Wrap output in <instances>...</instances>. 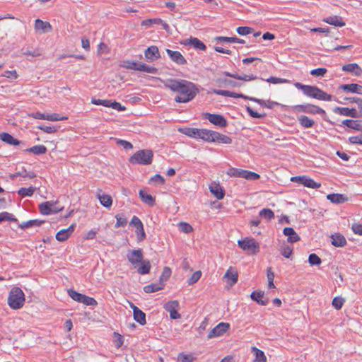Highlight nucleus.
I'll return each instance as SVG.
<instances>
[{"label": "nucleus", "mask_w": 362, "mask_h": 362, "mask_svg": "<svg viewBox=\"0 0 362 362\" xmlns=\"http://www.w3.org/2000/svg\"><path fill=\"white\" fill-rule=\"evenodd\" d=\"M165 52H167L170 59L177 64L184 65L187 63V60L180 52L173 51L170 49H166Z\"/></svg>", "instance_id": "nucleus-18"}, {"label": "nucleus", "mask_w": 362, "mask_h": 362, "mask_svg": "<svg viewBox=\"0 0 362 362\" xmlns=\"http://www.w3.org/2000/svg\"><path fill=\"white\" fill-rule=\"evenodd\" d=\"M339 88L346 92L362 95V86L357 83L343 84Z\"/></svg>", "instance_id": "nucleus-29"}, {"label": "nucleus", "mask_w": 362, "mask_h": 362, "mask_svg": "<svg viewBox=\"0 0 362 362\" xmlns=\"http://www.w3.org/2000/svg\"><path fill=\"white\" fill-rule=\"evenodd\" d=\"M197 139H200L206 142L212 143L214 131L207 129H199Z\"/></svg>", "instance_id": "nucleus-28"}, {"label": "nucleus", "mask_w": 362, "mask_h": 362, "mask_svg": "<svg viewBox=\"0 0 362 362\" xmlns=\"http://www.w3.org/2000/svg\"><path fill=\"white\" fill-rule=\"evenodd\" d=\"M230 325L227 322H220L215 326L208 334V338H214L223 335L229 329Z\"/></svg>", "instance_id": "nucleus-13"}, {"label": "nucleus", "mask_w": 362, "mask_h": 362, "mask_svg": "<svg viewBox=\"0 0 362 362\" xmlns=\"http://www.w3.org/2000/svg\"><path fill=\"white\" fill-rule=\"evenodd\" d=\"M259 216L266 220H272L274 218V213L270 209H263L259 211Z\"/></svg>", "instance_id": "nucleus-50"}, {"label": "nucleus", "mask_w": 362, "mask_h": 362, "mask_svg": "<svg viewBox=\"0 0 362 362\" xmlns=\"http://www.w3.org/2000/svg\"><path fill=\"white\" fill-rule=\"evenodd\" d=\"M294 86L298 89L301 90L303 94L309 98L323 101H330L332 99V95L327 94L317 86L304 85L300 82L295 83Z\"/></svg>", "instance_id": "nucleus-2"}, {"label": "nucleus", "mask_w": 362, "mask_h": 362, "mask_svg": "<svg viewBox=\"0 0 362 362\" xmlns=\"http://www.w3.org/2000/svg\"><path fill=\"white\" fill-rule=\"evenodd\" d=\"M144 56L146 59L150 62L155 61L160 57L158 48L156 45L148 47L144 51Z\"/></svg>", "instance_id": "nucleus-21"}, {"label": "nucleus", "mask_w": 362, "mask_h": 362, "mask_svg": "<svg viewBox=\"0 0 362 362\" xmlns=\"http://www.w3.org/2000/svg\"><path fill=\"white\" fill-rule=\"evenodd\" d=\"M17 177H29L34 178L36 177V175L33 172H28L26 170L23 169L21 171H18L14 174L10 175V178L14 180Z\"/></svg>", "instance_id": "nucleus-43"}, {"label": "nucleus", "mask_w": 362, "mask_h": 362, "mask_svg": "<svg viewBox=\"0 0 362 362\" xmlns=\"http://www.w3.org/2000/svg\"><path fill=\"white\" fill-rule=\"evenodd\" d=\"M96 197L102 206L106 209L111 208L112 199L110 195L104 193L101 189H98L96 192Z\"/></svg>", "instance_id": "nucleus-15"}, {"label": "nucleus", "mask_w": 362, "mask_h": 362, "mask_svg": "<svg viewBox=\"0 0 362 362\" xmlns=\"http://www.w3.org/2000/svg\"><path fill=\"white\" fill-rule=\"evenodd\" d=\"M139 197L142 202L148 206H153L155 204L154 197L142 189L139 191Z\"/></svg>", "instance_id": "nucleus-40"}, {"label": "nucleus", "mask_w": 362, "mask_h": 362, "mask_svg": "<svg viewBox=\"0 0 362 362\" xmlns=\"http://www.w3.org/2000/svg\"><path fill=\"white\" fill-rule=\"evenodd\" d=\"M251 351L255 356L253 362H267V356L263 351L256 346H252Z\"/></svg>", "instance_id": "nucleus-36"}, {"label": "nucleus", "mask_w": 362, "mask_h": 362, "mask_svg": "<svg viewBox=\"0 0 362 362\" xmlns=\"http://www.w3.org/2000/svg\"><path fill=\"white\" fill-rule=\"evenodd\" d=\"M223 74L224 76H226L234 78L235 79L245 81H250L255 80L257 78V76L253 75V74H251V75H246V74L238 75L237 74H231V73H229L228 71L223 72Z\"/></svg>", "instance_id": "nucleus-32"}, {"label": "nucleus", "mask_w": 362, "mask_h": 362, "mask_svg": "<svg viewBox=\"0 0 362 362\" xmlns=\"http://www.w3.org/2000/svg\"><path fill=\"white\" fill-rule=\"evenodd\" d=\"M25 301V294L19 287H13L8 296V304L13 310L21 308Z\"/></svg>", "instance_id": "nucleus-3"}, {"label": "nucleus", "mask_w": 362, "mask_h": 362, "mask_svg": "<svg viewBox=\"0 0 362 362\" xmlns=\"http://www.w3.org/2000/svg\"><path fill=\"white\" fill-rule=\"evenodd\" d=\"M67 119H68V117H66V116L60 117L57 113L47 114V115L45 114V119L48 120V121L55 122V121H60V120H66Z\"/></svg>", "instance_id": "nucleus-51"}, {"label": "nucleus", "mask_w": 362, "mask_h": 362, "mask_svg": "<svg viewBox=\"0 0 362 362\" xmlns=\"http://www.w3.org/2000/svg\"><path fill=\"white\" fill-rule=\"evenodd\" d=\"M106 107H112V109L117 110L118 111H124L127 109L125 106L122 105L119 103L110 100H107V105Z\"/></svg>", "instance_id": "nucleus-53"}, {"label": "nucleus", "mask_w": 362, "mask_h": 362, "mask_svg": "<svg viewBox=\"0 0 362 362\" xmlns=\"http://www.w3.org/2000/svg\"><path fill=\"white\" fill-rule=\"evenodd\" d=\"M128 261L132 265H136L141 262L143 259V252L141 249L131 250L127 255Z\"/></svg>", "instance_id": "nucleus-20"}, {"label": "nucleus", "mask_w": 362, "mask_h": 362, "mask_svg": "<svg viewBox=\"0 0 362 362\" xmlns=\"http://www.w3.org/2000/svg\"><path fill=\"white\" fill-rule=\"evenodd\" d=\"M213 139L212 143H217L219 144H230L232 143V139L230 137L215 131L214 132Z\"/></svg>", "instance_id": "nucleus-25"}, {"label": "nucleus", "mask_w": 362, "mask_h": 362, "mask_svg": "<svg viewBox=\"0 0 362 362\" xmlns=\"http://www.w3.org/2000/svg\"><path fill=\"white\" fill-rule=\"evenodd\" d=\"M299 124L305 128H310L315 124V121L307 116L298 117Z\"/></svg>", "instance_id": "nucleus-45"}, {"label": "nucleus", "mask_w": 362, "mask_h": 362, "mask_svg": "<svg viewBox=\"0 0 362 362\" xmlns=\"http://www.w3.org/2000/svg\"><path fill=\"white\" fill-rule=\"evenodd\" d=\"M35 189V187L33 186L29 187H21L18 190V194L22 197H31L34 194Z\"/></svg>", "instance_id": "nucleus-46"}, {"label": "nucleus", "mask_w": 362, "mask_h": 362, "mask_svg": "<svg viewBox=\"0 0 362 362\" xmlns=\"http://www.w3.org/2000/svg\"><path fill=\"white\" fill-rule=\"evenodd\" d=\"M44 222H45V221L38 220V219L29 220L28 221H25V222H23V223L18 224V228L22 230H25L28 228L39 227L42 223H44Z\"/></svg>", "instance_id": "nucleus-31"}, {"label": "nucleus", "mask_w": 362, "mask_h": 362, "mask_svg": "<svg viewBox=\"0 0 362 362\" xmlns=\"http://www.w3.org/2000/svg\"><path fill=\"white\" fill-rule=\"evenodd\" d=\"M160 81L165 88L176 94L174 99L176 103H188L192 100L199 93L196 85L187 80L168 78Z\"/></svg>", "instance_id": "nucleus-1"}, {"label": "nucleus", "mask_w": 362, "mask_h": 362, "mask_svg": "<svg viewBox=\"0 0 362 362\" xmlns=\"http://www.w3.org/2000/svg\"><path fill=\"white\" fill-rule=\"evenodd\" d=\"M69 296L75 301L81 303L83 295L80 293L73 289H70L68 291Z\"/></svg>", "instance_id": "nucleus-56"}, {"label": "nucleus", "mask_w": 362, "mask_h": 362, "mask_svg": "<svg viewBox=\"0 0 362 362\" xmlns=\"http://www.w3.org/2000/svg\"><path fill=\"white\" fill-rule=\"evenodd\" d=\"M178 226L180 230L185 233H189L193 230L192 226L186 222H180Z\"/></svg>", "instance_id": "nucleus-58"}, {"label": "nucleus", "mask_w": 362, "mask_h": 362, "mask_svg": "<svg viewBox=\"0 0 362 362\" xmlns=\"http://www.w3.org/2000/svg\"><path fill=\"white\" fill-rule=\"evenodd\" d=\"M76 224L72 223L66 229H62L56 234V239L59 242L66 241L69 238L75 230Z\"/></svg>", "instance_id": "nucleus-17"}, {"label": "nucleus", "mask_w": 362, "mask_h": 362, "mask_svg": "<svg viewBox=\"0 0 362 362\" xmlns=\"http://www.w3.org/2000/svg\"><path fill=\"white\" fill-rule=\"evenodd\" d=\"M198 128H193V127H183V128H179L178 131L193 139H197V134H198Z\"/></svg>", "instance_id": "nucleus-38"}, {"label": "nucleus", "mask_w": 362, "mask_h": 362, "mask_svg": "<svg viewBox=\"0 0 362 362\" xmlns=\"http://www.w3.org/2000/svg\"><path fill=\"white\" fill-rule=\"evenodd\" d=\"M334 112L339 114L340 115L351 117H357L358 113L356 109L351 108L349 109L348 107H337L334 109Z\"/></svg>", "instance_id": "nucleus-26"}, {"label": "nucleus", "mask_w": 362, "mask_h": 362, "mask_svg": "<svg viewBox=\"0 0 362 362\" xmlns=\"http://www.w3.org/2000/svg\"><path fill=\"white\" fill-rule=\"evenodd\" d=\"M293 247L288 245H284L281 249V255L286 258H290L293 254Z\"/></svg>", "instance_id": "nucleus-54"}, {"label": "nucleus", "mask_w": 362, "mask_h": 362, "mask_svg": "<svg viewBox=\"0 0 362 362\" xmlns=\"http://www.w3.org/2000/svg\"><path fill=\"white\" fill-rule=\"evenodd\" d=\"M203 117L207 119L211 123L220 127H225L227 125L226 119L221 115L204 113Z\"/></svg>", "instance_id": "nucleus-12"}, {"label": "nucleus", "mask_w": 362, "mask_h": 362, "mask_svg": "<svg viewBox=\"0 0 362 362\" xmlns=\"http://www.w3.org/2000/svg\"><path fill=\"white\" fill-rule=\"evenodd\" d=\"M327 199L334 204H341L348 200V198L341 194H329L327 196Z\"/></svg>", "instance_id": "nucleus-37"}, {"label": "nucleus", "mask_w": 362, "mask_h": 362, "mask_svg": "<svg viewBox=\"0 0 362 362\" xmlns=\"http://www.w3.org/2000/svg\"><path fill=\"white\" fill-rule=\"evenodd\" d=\"M243 169L230 168L226 171V175L229 177H242Z\"/></svg>", "instance_id": "nucleus-49"}, {"label": "nucleus", "mask_w": 362, "mask_h": 362, "mask_svg": "<svg viewBox=\"0 0 362 362\" xmlns=\"http://www.w3.org/2000/svg\"><path fill=\"white\" fill-rule=\"evenodd\" d=\"M120 66L127 69L134 71H145L151 74L158 72V69L156 67L148 66L144 63L139 64L133 60H124L121 62Z\"/></svg>", "instance_id": "nucleus-6"}, {"label": "nucleus", "mask_w": 362, "mask_h": 362, "mask_svg": "<svg viewBox=\"0 0 362 362\" xmlns=\"http://www.w3.org/2000/svg\"><path fill=\"white\" fill-rule=\"evenodd\" d=\"M113 336H114V344H115V347L117 349L120 348L124 343L123 337L117 332H114Z\"/></svg>", "instance_id": "nucleus-57"}, {"label": "nucleus", "mask_w": 362, "mask_h": 362, "mask_svg": "<svg viewBox=\"0 0 362 362\" xmlns=\"http://www.w3.org/2000/svg\"><path fill=\"white\" fill-rule=\"evenodd\" d=\"M0 139L8 144L13 146H18L21 143L19 140L14 138L10 134L6 132L0 134Z\"/></svg>", "instance_id": "nucleus-35"}, {"label": "nucleus", "mask_w": 362, "mask_h": 362, "mask_svg": "<svg viewBox=\"0 0 362 362\" xmlns=\"http://www.w3.org/2000/svg\"><path fill=\"white\" fill-rule=\"evenodd\" d=\"M283 233L285 235L288 236L287 241L288 243H296L300 240V236L296 233L294 229L291 227L284 228Z\"/></svg>", "instance_id": "nucleus-27"}, {"label": "nucleus", "mask_w": 362, "mask_h": 362, "mask_svg": "<svg viewBox=\"0 0 362 362\" xmlns=\"http://www.w3.org/2000/svg\"><path fill=\"white\" fill-rule=\"evenodd\" d=\"M290 110L296 112H305L313 115L324 114L325 112V111L321 107L312 104L297 105L293 107H290Z\"/></svg>", "instance_id": "nucleus-8"}, {"label": "nucleus", "mask_w": 362, "mask_h": 362, "mask_svg": "<svg viewBox=\"0 0 362 362\" xmlns=\"http://www.w3.org/2000/svg\"><path fill=\"white\" fill-rule=\"evenodd\" d=\"M58 204L57 200L44 202L39 205L40 213L44 216L59 213L63 210L64 207L57 206Z\"/></svg>", "instance_id": "nucleus-7"}, {"label": "nucleus", "mask_w": 362, "mask_h": 362, "mask_svg": "<svg viewBox=\"0 0 362 362\" xmlns=\"http://www.w3.org/2000/svg\"><path fill=\"white\" fill-rule=\"evenodd\" d=\"M164 288V283L159 281L158 283L156 284H151L148 285H146L144 287V291L146 293H153L158 291H160Z\"/></svg>", "instance_id": "nucleus-39"}, {"label": "nucleus", "mask_w": 362, "mask_h": 362, "mask_svg": "<svg viewBox=\"0 0 362 362\" xmlns=\"http://www.w3.org/2000/svg\"><path fill=\"white\" fill-rule=\"evenodd\" d=\"M163 308L169 313L171 319L177 320L181 317L180 314L177 312V309L179 308V302L177 300L168 301L164 305Z\"/></svg>", "instance_id": "nucleus-11"}, {"label": "nucleus", "mask_w": 362, "mask_h": 362, "mask_svg": "<svg viewBox=\"0 0 362 362\" xmlns=\"http://www.w3.org/2000/svg\"><path fill=\"white\" fill-rule=\"evenodd\" d=\"M332 244L335 247H344L347 242L344 236L340 233H335L331 235Z\"/></svg>", "instance_id": "nucleus-33"}, {"label": "nucleus", "mask_w": 362, "mask_h": 362, "mask_svg": "<svg viewBox=\"0 0 362 362\" xmlns=\"http://www.w3.org/2000/svg\"><path fill=\"white\" fill-rule=\"evenodd\" d=\"M250 298L262 305H266L268 303L267 299H264V293L263 291H253L250 294Z\"/></svg>", "instance_id": "nucleus-34"}, {"label": "nucleus", "mask_w": 362, "mask_h": 362, "mask_svg": "<svg viewBox=\"0 0 362 362\" xmlns=\"http://www.w3.org/2000/svg\"><path fill=\"white\" fill-rule=\"evenodd\" d=\"M349 128H351L354 130L362 132V125L360 121L351 119V121L349 122Z\"/></svg>", "instance_id": "nucleus-64"}, {"label": "nucleus", "mask_w": 362, "mask_h": 362, "mask_svg": "<svg viewBox=\"0 0 362 362\" xmlns=\"http://www.w3.org/2000/svg\"><path fill=\"white\" fill-rule=\"evenodd\" d=\"M5 221L16 222L18 220L12 214H10L7 211L1 212L0 223Z\"/></svg>", "instance_id": "nucleus-52"}, {"label": "nucleus", "mask_w": 362, "mask_h": 362, "mask_svg": "<svg viewBox=\"0 0 362 362\" xmlns=\"http://www.w3.org/2000/svg\"><path fill=\"white\" fill-rule=\"evenodd\" d=\"M141 265L137 269L138 272L142 275L148 274L150 272L151 267L150 261L149 260L141 261Z\"/></svg>", "instance_id": "nucleus-47"}, {"label": "nucleus", "mask_w": 362, "mask_h": 362, "mask_svg": "<svg viewBox=\"0 0 362 362\" xmlns=\"http://www.w3.org/2000/svg\"><path fill=\"white\" fill-rule=\"evenodd\" d=\"M130 225L135 227V233L138 242L143 241L146 235L144 231V225L140 218L134 216L130 221Z\"/></svg>", "instance_id": "nucleus-10"}, {"label": "nucleus", "mask_w": 362, "mask_h": 362, "mask_svg": "<svg viewBox=\"0 0 362 362\" xmlns=\"http://www.w3.org/2000/svg\"><path fill=\"white\" fill-rule=\"evenodd\" d=\"M180 44L182 45H185V46L190 45V46L193 47L194 49H197V50L205 51L206 49L205 44L202 41H201L199 39H198L197 37H190L188 39H185V40H182L180 42Z\"/></svg>", "instance_id": "nucleus-14"}, {"label": "nucleus", "mask_w": 362, "mask_h": 362, "mask_svg": "<svg viewBox=\"0 0 362 362\" xmlns=\"http://www.w3.org/2000/svg\"><path fill=\"white\" fill-rule=\"evenodd\" d=\"M171 269L168 267H165L160 276V281L163 282L167 281L171 276Z\"/></svg>", "instance_id": "nucleus-59"}, {"label": "nucleus", "mask_w": 362, "mask_h": 362, "mask_svg": "<svg viewBox=\"0 0 362 362\" xmlns=\"http://www.w3.org/2000/svg\"><path fill=\"white\" fill-rule=\"evenodd\" d=\"M291 181L301 184L304 187L310 189H317L322 185L320 182H315L313 179L306 175L291 177Z\"/></svg>", "instance_id": "nucleus-9"}, {"label": "nucleus", "mask_w": 362, "mask_h": 362, "mask_svg": "<svg viewBox=\"0 0 362 362\" xmlns=\"http://www.w3.org/2000/svg\"><path fill=\"white\" fill-rule=\"evenodd\" d=\"M260 177V175L255 172H252L247 170H243L242 178H245L247 180H257Z\"/></svg>", "instance_id": "nucleus-48"}, {"label": "nucleus", "mask_w": 362, "mask_h": 362, "mask_svg": "<svg viewBox=\"0 0 362 362\" xmlns=\"http://www.w3.org/2000/svg\"><path fill=\"white\" fill-rule=\"evenodd\" d=\"M34 28L37 33H49L52 30V27L48 21H43L40 19L35 21Z\"/></svg>", "instance_id": "nucleus-16"}, {"label": "nucleus", "mask_w": 362, "mask_h": 362, "mask_svg": "<svg viewBox=\"0 0 362 362\" xmlns=\"http://www.w3.org/2000/svg\"><path fill=\"white\" fill-rule=\"evenodd\" d=\"M195 359L193 354L181 352L177 355V362H194Z\"/></svg>", "instance_id": "nucleus-44"}, {"label": "nucleus", "mask_w": 362, "mask_h": 362, "mask_svg": "<svg viewBox=\"0 0 362 362\" xmlns=\"http://www.w3.org/2000/svg\"><path fill=\"white\" fill-rule=\"evenodd\" d=\"M223 279L226 280L229 286H232L235 284L238 281V272L230 267L223 276Z\"/></svg>", "instance_id": "nucleus-22"}, {"label": "nucleus", "mask_w": 362, "mask_h": 362, "mask_svg": "<svg viewBox=\"0 0 362 362\" xmlns=\"http://www.w3.org/2000/svg\"><path fill=\"white\" fill-rule=\"evenodd\" d=\"M342 70L346 72L351 73L356 76H360L362 75V69L356 63L344 64L342 66Z\"/></svg>", "instance_id": "nucleus-24"}, {"label": "nucleus", "mask_w": 362, "mask_h": 362, "mask_svg": "<svg viewBox=\"0 0 362 362\" xmlns=\"http://www.w3.org/2000/svg\"><path fill=\"white\" fill-rule=\"evenodd\" d=\"M202 276V272L201 271H197L194 273L192 274V275L190 276V278L187 280V284L189 285L194 284L197 281H198Z\"/></svg>", "instance_id": "nucleus-61"}, {"label": "nucleus", "mask_w": 362, "mask_h": 362, "mask_svg": "<svg viewBox=\"0 0 362 362\" xmlns=\"http://www.w3.org/2000/svg\"><path fill=\"white\" fill-rule=\"evenodd\" d=\"M129 304L130 308L133 310L134 319L140 325H145L146 323V314L132 302H129Z\"/></svg>", "instance_id": "nucleus-19"}, {"label": "nucleus", "mask_w": 362, "mask_h": 362, "mask_svg": "<svg viewBox=\"0 0 362 362\" xmlns=\"http://www.w3.org/2000/svg\"><path fill=\"white\" fill-rule=\"evenodd\" d=\"M153 158V153L151 150H139L135 152L129 160L132 164L147 165L152 163Z\"/></svg>", "instance_id": "nucleus-4"}, {"label": "nucleus", "mask_w": 362, "mask_h": 362, "mask_svg": "<svg viewBox=\"0 0 362 362\" xmlns=\"http://www.w3.org/2000/svg\"><path fill=\"white\" fill-rule=\"evenodd\" d=\"M323 21L332 25L343 27L345 25V23L343 19L338 16H332L325 18Z\"/></svg>", "instance_id": "nucleus-30"}, {"label": "nucleus", "mask_w": 362, "mask_h": 362, "mask_svg": "<svg viewBox=\"0 0 362 362\" xmlns=\"http://www.w3.org/2000/svg\"><path fill=\"white\" fill-rule=\"evenodd\" d=\"M238 246L248 255H257L259 252V244L253 238L245 237L238 241Z\"/></svg>", "instance_id": "nucleus-5"}, {"label": "nucleus", "mask_w": 362, "mask_h": 362, "mask_svg": "<svg viewBox=\"0 0 362 362\" xmlns=\"http://www.w3.org/2000/svg\"><path fill=\"white\" fill-rule=\"evenodd\" d=\"M210 192L218 199H222L224 197L225 192L219 183L213 182L209 187Z\"/></svg>", "instance_id": "nucleus-23"}, {"label": "nucleus", "mask_w": 362, "mask_h": 362, "mask_svg": "<svg viewBox=\"0 0 362 362\" xmlns=\"http://www.w3.org/2000/svg\"><path fill=\"white\" fill-rule=\"evenodd\" d=\"M344 303V300L341 297H334L332 300V305L337 310H340Z\"/></svg>", "instance_id": "nucleus-63"}, {"label": "nucleus", "mask_w": 362, "mask_h": 362, "mask_svg": "<svg viewBox=\"0 0 362 362\" xmlns=\"http://www.w3.org/2000/svg\"><path fill=\"white\" fill-rule=\"evenodd\" d=\"M308 262L310 265H320L321 259L315 253L310 254L308 257Z\"/></svg>", "instance_id": "nucleus-60"}, {"label": "nucleus", "mask_w": 362, "mask_h": 362, "mask_svg": "<svg viewBox=\"0 0 362 362\" xmlns=\"http://www.w3.org/2000/svg\"><path fill=\"white\" fill-rule=\"evenodd\" d=\"M216 40L219 41L221 42L226 43H239L243 44L245 43V40L235 37H224V36H218L216 37Z\"/></svg>", "instance_id": "nucleus-41"}, {"label": "nucleus", "mask_w": 362, "mask_h": 362, "mask_svg": "<svg viewBox=\"0 0 362 362\" xmlns=\"http://www.w3.org/2000/svg\"><path fill=\"white\" fill-rule=\"evenodd\" d=\"M47 149L46 146H45L44 145H41V144L32 146L25 150L26 152L32 153L35 155L45 154L47 152Z\"/></svg>", "instance_id": "nucleus-42"}, {"label": "nucleus", "mask_w": 362, "mask_h": 362, "mask_svg": "<svg viewBox=\"0 0 362 362\" xmlns=\"http://www.w3.org/2000/svg\"><path fill=\"white\" fill-rule=\"evenodd\" d=\"M216 82L218 84L223 85L225 86L238 87L241 86L240 83L228 79L218 78Z\"/></svg>", "instance_id": "nucleus-55"}, {"label": "nucleus", "mask_w": 362, "mask_h": 362, "mask_svg": "<svg viewBox=\"0 0 362 362\" xmlns=\"http://www.w3.org/2000/svg\"><path fill=\"white\" fill-rule=\"evenodd\" d=\"M149 182L155 185H163L165 183V179L160 175L156 174L149 180Z\"/></svg>", "instance_id": "nucleus-62"}]
</instances>
